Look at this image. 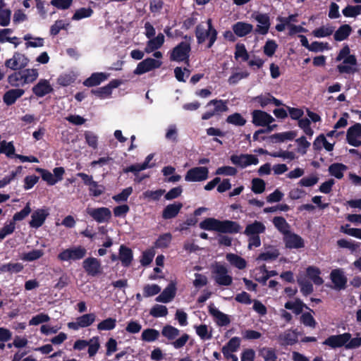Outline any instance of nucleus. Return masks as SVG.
Segmentation results:
<instances>
[{
    "instance_id": "nucleus-1",
    "label": "nucleus",
    "mask_w": 361,
    "mask_h": 361,
    "mask_svg": "<svg viewBox=\"0 0 361 361\" xmlns=\"http://www.w3.org/2000/svg\"><path fill=\"white\" fill-rule=\"evenodd\" d=\"M350 49L348 45H345L340 50L337 56L336 61L343 60V63L337 66L336 68L339 73L353 74L357 71L354 66L357 65V59L355 55L350 54Z\"/></svg>"
},
{
    "instance_id": "nucleus-2",
    "label": "nucleus",
    "mask_w": 361,
    "mask_h": 361,
    "mask_svg": "<svg viewBox=\"0 0 361 361\" xmlns=\"http://www.w3.org/2000/svg\"><path fill=\"white\" fill-rule=\"evenodd\" d=\"M207 30H205L204 27L199 24L196 26L195 28V36L197 38V42L199 44H202L205 42L207 38H209V43L207 44V48H211L217 39L218 32L216 30L212 25V20L211 18H209L207 20Z\"/></svg>"
},
{
    "instance_id": "nucleus-3",
    "label": "nucleus",
    "mask_w": 361,
    "mask_h": 361,
    "mask_svg": "<svg viewBox=\"0 0 361 361\" xmlns=\"http://www.w3.org/2000/svg\"><path fill=\"white\" fill-rule=\"evenodd\" d=\"M86 254L87 250L83 246H73L60 252L57 259L60 262L78 261L83 259Z\"/></svg>"
},
{
    "instance_id": "nucleus-4",
    "label": "nucleus",
    "mask_w": 361,
    "mask_h": 361,
    "mask_svg": "<svg viewBox=\"0 0 361 361\" xmlns=\"http://www.w3.org/2000/svg\"><path fill=\"white\" fill-rule=\"evenodd\" d=\"M228 269L219 262H216L212 267V273L214 280L219 286H228L232 284L233 278L228 274Z\"/></svg>"
},
{
    "instance_id": "nucleus-5",
    "label": "nucleus",
    "mask_w": 361,
    "mask_h": 361,
    "mask_svg": "<svg viewBox=\"0 0 361 361\" xmlns=\"http://www.w3.org/2000/svg\"><path fill=\"white\" fill-rule=\"evenodd\" d=\"M190 44L187 42H180L171 50L169 59L171 61L180 63V61L188 59V57H190Z\"/></svg>"
},
{
    "instance_id": "nucleus-6",
    "label": "nucleus",
    "mask_w": 361,
    "mask_h": 361,
    "mask_svg": "<svg viewBox=\"0 0 361 361\" xmlns=\"http://www.w3.org/2000/svg\"><path fill=\"white\" fill-rule=\"evenodd\" d=\"M87 213L97 223L109 222L111 219V212L108 207L87 208Z\"/></svg>"
},
{
    "instance_id": "nucleus-7",
    "label": "nucleus",
    "mask_w": 361,
    "mask_h": 361,
    "mask_svg": "<svg viewBox=\"0 0 361 361\" xmlns=\"http://www.w3.org/2000/svg\"><path fill=\"white\" fill-rule=\"evenodd\" d=\"M29 61V59L25 54L16 51L12 58L6 60L5 66L13 71L20 70L27 66Z\"/></svg>"
},
{
    "instance_id": "nucleus-8",
    "label": "nucleus",
    "mask_w": 361,
    "mask_h": 361,
    "mask_svg": "<svg viewBox=\"0 0 361 361\" xmlns=\"http://www.w3.org/2000/svg\"><path fill=\"white\" fill-rule=\"evenodd\" d=\"M209 170L204 166H197L189 169L185 176V180L188 182H200L208 178Z\"/></svg>"
},
{
    "instance_id": "nucleus-9",
    "label": "nucleus",
    "mask_w": 361,
    "mask_h": 361,
    "mask_svg": "<svg viewBox=\"0 0 361 361\" xmlns=\"http://www.w3.org/2000/svg\"><path fill=\"white\" fill-rule=\"evenodd\" d=\"M82 268L90 276H97L102 272L100 260L93 257H87L82 262Z\"/></svg>"
},
{
    "instance_id": "nucleus-10",
    "label": "nucleus",
    "mask_w": 361,
    "mask_h": 361,
    "mask_svg": "<svg viewBox=\"0 0 361 361\" xmlns=\"http://www.w3.org/2000/svg\"><path fill=\"white\" fill-rule=\"evenodd\" d=\"M347 142L353 147L361 146V124L357 123L350 126L346 133Z\"/></svg>"
},
{
    "instance_id": "nucleus-11",
    "label": "nucleus",
    "mask_w": 361,
    "mask_h": 361,
    "mask_svg": "<svg viewBox=\"0 0 361 361\" xmlns=\"http://www.w3.org/2000/svg\"><path fill=\"white\" fill-rule=\"evenodd\" d=\"M161 63L160 61L152 58H147L137 64L134 71V73L135 75L144 74L154 69L159 68L161 66Z\"/></svg>"
},
{
    "instance_id": "nucleus-12",
    "label": "nucleus",
    "mask_w": 361,
    "mask_h": 361,
    "mask_svg": "<svg viewBox=\"0 0 361 361\" xmlns=\"http://www.w3.org/2000/svg\"><path fill=\"white\" fill-rule=\"evenodd\" d=\"M251 114L252 123L255 126L265 127L275 121L269 114L262 110H254Z\"/></svg>"
},
{
    "instance_id": "nucleus-13",
    "label": "nucleus",
    "mask_w": 361,
    "mask_h": 361,
    "mask_svg": "<svg viewBox=\"0 0 361 361\" xmlns=\"http://www.w3.org/2000/svg\"><path fill=\"white\" fill-rule=\"evenodd\" d=\"M231 161L233 164L241 168H245L252 164L256 165L259 162L256 156L247 154H233L231 157Z\"/></svg>"
},
{
    "instance_id": "nucleus-14",
    "label": "nucleus",
    "mask_w": 361,
    "mask_h": 361,
    "mask_svg": "<svg viewBox=\"0 0 361 361\" xmlns=\"http://www.w3.org/2000/svg\"><path fill=\"white\" fill-rule=\"evenodd\" d=\"M351 338L350 333H344L338 335H332L329 336L324 342L323 344L331 347V348L345 347V343Z\"/></svg>"
},
{
    "instance_id": "nucleus-15",
    "label": "nucleus",
    "mask_w": 361,
    "mask_h": 361,
    "mask_svg": "<svg viewBox=\"0 0 361 361\" xmlns=\"http://www.w3.org/2000/svg\"><path fill=\"white\" fill-rule=\"evenodd\" d=\"M211 105L214 106V109L207 111L204 113L202 116V120H208L213 117L215 114L225 112L228 110L226 102L221 99H212L207 103V106H209Z\"/></svg>"
},
{
    "instance_id": "nucleus-16",
    "label": "nucleus",
    "mask_w": 361,
    "mask_h": 361,
    "mask_svg": "<svg viewBox=\"0 0 361 361\" xmlns=\"http://www.w3.org/2000/svg\"><path fill=\"white\" fill-rule=\"evenodd\" d=\"M283 242L286 247L288 249H300L305 247L303 238L299 235L290 231L283 235Z\"/></svg>"
},
{
    "instance_id": "nucleus-17",
    "label": "nucleus",
    "mask_w": 361,
    "mask_h": 361,
    "mask_svg": "<svg viewBox=\"0 0 361 361\" xmlns=\"http://www.w3.org/2000/svg\"><path fill=\"white\" fill-rule=\"evenodd\" d=\"M330 279L336 290H343L346 288L347 277L341 269H333L330 273Z\"/></svg>"
},
{
    "instance_id": "nucleus-18",
    "label": "nucleus",
    "mask_w": 361,
    "mask_h": 361,
    "mask_svg": "<svg viewBox=\"0 0 361 361\" xmlns=\"http://www.w3.org/2000/svg\"><path fill=\"white\" fill-rule=\"evenodd\" d=\"M49 215V213L46 209H36L31 215V220L29 222L30 226L34 228L41 227Z\"/></svg>"
},
{
    "instance_id": "nucleus-19",
    "label": "nucleus",
    "mask_w": 361,
    "mask_h": 361,
    "mask_svg": "<svg viewBox=\"0 0 361 361\" xmlns=\"http://www.w3.org/2000/svg\"><path fill=\"white\" fill-rule=\"evenodd\" d=\"M32 91L37 97H43L54 91L49 81L47 79H40L38 82L35 85Z\"/></svg>"
},
{
    "instance_id": "nucleus-20",
    "label": "nucleus",
    "mask_w": 361,
    "mask_h": 361,
    "mask_svg": "<svg viewBox=\"0 0 361 361\" xmlns=\"http://www.w3.org/2000/svg\"><path fill=\"white\" fill-rule=\"evenodd\" d=\"M176 283L171 281L164 290L156 298V301L168 303L171 301L176 294Z\"/></svg>"
},
{
    "instance_id": "nucleus-21",
    "label": "nucleus",
    "mask_w": 361,
    "mask_h": 361,
    "mask_svg": "<svg viewBox=\"0 0 361 361\" xmlns=\"http://www.w3.org/2000/svg\"><path fill=\"white\" fill-rule=\"evenodd\" d=\"M241 226L237 221L231 220H219L217 232L235 234L240 231Z\"/></svg>"
},
{
    "instance_id": "nucleus-22",
    "label": "nucleus",
    "mask_w": 361,
    "mask_h": 361,
    "mask_svg": "<svg viewBox=\"0 0 361 361\" xmlns=\"http://www.w3.org/2000/svg\"><path fill=\"white\" fill-rule=\"evenodd\" d=\"M255 19L260 24L255 28V32L264 35L268 33L270 27V18L267 13H257Z\"/></svg>"
},
{
    "instance_id": "nucleus-23",
    "label": "nucleus",
    "mask_w": 361,
    "mask_h": 361,
    "mask_svg": "<svg viewBox=\"0 0 361 361\" xmlns=\"http://www.w3.org/2000/svg\"><path fill=\"white\" fill-rule=\"evenodd\" d=\"M209 313L216 319V322L219 326H225L231 323V319L228 314L219 311L213 303L209 307Z\"/></svg>"
},
{
    "instance_id": "nucleus-24",
    "label": "nucleus",
    "mask_w": 361,
    "mask_h": 361,
    "mask_svg": "<svg viewBox=\"0 0 361 361\" xmlns=\"http://www.w3.org/2000/svg\"><path fill=\"white\" fill-rule=\"evenodd\" d=\"M24 94L25 90L23 89L17 88L9 90L4 93L3 102L8 106H11Z\"/></svg>"
},
{
    "instance_id": "nucleus-25",
    "label": "nucleus",
    "mask_w": 361,
    "mask_h": 361,
    "mask_svg": "<svg viewBox=\"0 0 361 361\" xmlns=\"http://www.w3.org/2000/svg\"><path fill=\"white\" fill-rule=\"evenodd\" d=\"M266 231V226L264 224L258 221H255L252 224H249L246 226L243 233L247 235H259L261 233H264Z\"/></svg>"
},
{
    "instance_id": "nucleus-26",
    "label": "nucleus",
    "mask_w": 361,
    "mask_h": 361,
    "mask_svg": "<svg viewBox=\"0 0 361 361\" xmlns=\"http://www.w3.org/2000/svg\"><path fill=\"white\" fill-rule=\"evenodd\" d=\"M183 207L181 202H174L168 204L162 211V218L164 219H171L175 218Z\"/></svg>"
},
{
    "instance_id": "nucleus-27",
    "label": "nucleus",
    "mask_w": 361,
    "mask_h": 361,
    "mask_svg": "<svg viewBox=\"0 0 361 361\" xmlns=\"http://www.w3.org/2000/svg\"><path fill=\"white\" fill-rule=\"evenodd\" d=\"M253 29L252 24L239 21L235 23L232 26V30L235 35L239 37H243L250 34Z\"/></svg>"
},
{
    "instance_id": "nucleus-28",
    "label": "nucleus",
    "mask_w": 361,
    "mask_h": 361,
    "mask_svg": "<svg viewBox=\"0 0 361 361\" xmlns=\"http://www.w3.org/2000/svg\"><path fill=\"white\" fill-rule=\"evenodd\" d=\"M119 259L123 267H129L133 259L132 250L125 245H121L119 248Z\"/></svg>"
},
{
    "instance_id": "nucleus-29",
    "label": "nucleus",
    "mask_w": 361,
    "mask_h": 361,
    "mask_svg": "<svg viewBox=\"0 0 361 361\" xmlns=\"http://www.w3.org/2000/svg\"><path fill=\"white\" fill-rule=\"evenodd\" d=\"M297 135V133L293 130L279 133L268 137V140L271 143L283 142L286 140H293Z\"/></svg>"
},
{
    "instance_id": "nucleus-30",
    "label": "nucleus",
    "mask_w": 361,
    "mask_h": 361,
    "mask_svg": "<svg viewBox=\"0 0 361 361\" xmlns=\"http://www.w3.org/2000/svg\"><path fill=\"white\" fill-rule=\"evenodd\" d=\"M284 307L287 310H293L296 315L301 314L302 312L303 308H305L310 312L314 313V311L307 307L300 298H296L294 302H286L284 305Z\"/></svg>"
},
{
    "instance_id": "nucleus-31",
    "label": "nucleus",
    "mask_w": 361,
    "mask_h": 361,
    "mask_svg": "<svg viewBox=\"0 0 361 361\" xmlns=\"http://www.w3.org/2000/svg\"><path fill=\"white\" fill-rule=\"evenodd\" d=\"M107 78L108 75L104 73H94L84 80L83 85L88 87L97 86L106 80Z\"/></svg>"
},
{
    "instance_id": "nucleus-32",
    "label": "nucleus",
    "mask_w": 361,
    "mask_h": 361,
    "mask_svg": "<svg viewBox=\"0 0 361 361\" xmlns=\"http://www.w3.org/2000/svg\"><path fill=\"white\" fill-rule=\"evenodd\" d=\"M164 43V36L162 33H159L157 37L149 39L145 49V51L147 54L151 53L159 49Z\"/></svg>"
},
{
    "instance_id": "nucleus-33",
    "label": "nucleus",
    "mask_w": 361,
    "mask_h": 361,
    "mask_svg": "<svg viewBox=\"0 0 361 361\" xmlns=\"http://www.w3.org/2000/svg\"><path fill=\"white\" fill-rule=\"evenodd\" d=\"M307 276L317 286L324 283V279L320 276L321 270L314 266H309L306 269Z\"/></svg>"
},
{
    "instance_id": "nucleus-34",
    "label": "nucleus",
    "mask_w": 361,
    "mask_h": 361,
    "mask_svg": "<svg viewBox=\"0 0 361 361\" xmlns=\"http://www.w3.org/2000/svg\"><path fill=\"white\" fill-rule=\"evenodd\" d=\"M268 247L271 250L260 253L256 259L257 261L271 262L276 260L279 257L280 252L278 249L271 245H269Z\"/></svg>"
},
{
    "instance_id": "nucleus-35",
    "label": "nucleus",
    "mask_w": 361,
    "mask_h": 361,
    "mask_svg": "<svg viewBox=\"0 0 361 361\" xmlns=\"http://www.w3.org/2000/svg\"><path fill=\"white\" fill-rule=\"evenodd\" d=\"M352 27L348 24L341 25L334 35V38L337 42L343 41L350 36L352 32Z\"/></svg>"
},
{
    "instance_id": "nucleus-36",
    "label": "nucleus",
    "mask_w": 361,
    "mask_h": 361,
    "mask_svg": "<svg viewBox=\"0 0 361 361\" xmlns=\"http://www.w3.org/2000/svg\"><path fill=\"white\" fill-rule=\"evenodd\" d=\"M226 258L231 265L239 269H243L246 267L247 262L245 259L236 254L228 253Z\"/></svg>"
},
{
    "instance_id": "nucleus-37",
    "label": "nucleus",
    "mask_w": 361,
    "mask_h": 361,
    "mask_svg": "<svg viewBox=\"0 0 361 361\" xmlns=\"http://www.w3.org/2000/svg\"><path fill=\"white\" fill-rule=\"evenodd\" d=\"M348 169L347 166L342 163H334L329 167V173L338 179L343 177V173Z\"/></svg>"
},
{
    "instance_id": "nucleus-38",
    "label": "nucleus",
    "mask_w": 361,
    "mask_h": 361,
    "mask_svg": "<svg viewBox=\"0 0 361 361\" xmlns=\"http://www.w3.org/2000/svg\"><path fill=\"white\" fill-rule=\"evenodd\" d=\"M272 222L276 228L283 235L290 231V225L283 216H275Z\"/></svg>"
},
{
    "instance_id": "nucleus-39",
    "label": "nucleus",
    "mask_w": 361,
    "mask_h": 361,
    "mask_svg": "<svg viewBox=\"0 0 361 361\" xmlns=\"http://www.w3.org/2000/svg\"><path fill=\"white\" fill-rule=\"evenodd\" d=\"M219 219L214 218H206L200 223V228L207 231H218Z\"/></svg>"
},
{
    "instance_id": "nucleus-40",
    "label": "nucleus",
    "mask_w": 361,
    "mask_h": 361,
    "mask_svg": "<svg viewBox=\"0 0 361 361\" xmlns=\"http://www.w3.org/2000/svg\"><path fill=\"white\" fill-rule=\"evenodd\" d=\"M172 240V235L170 233H166L160 235L154 242V247L166 248L169 246Z\"/></svg>"
},
{
    "instance_id": "nucleus-41",
    "label": "nucleus",
    "mask_w": 361,
    "mask_h": 361,
    "mask_svg": "<svg viewBox=\"0 0 361 361\" xmlns=\"http://www.w3.org/2000/svg\"><path fill=\"white\" fill-rule=\"evenodd\" d=\"M21 72L23 78V84L33 82L38 78V71L37 69H25Z\"/></svg>"
},
{
    "instance_id": "nucleus-42",
    "label": "nucleus",
    "mask_w": 361,
    "mask_h": 361,
    "mask_svg": "<svg viewBox=\"0 0 361 361\" xmlns=\"http://www.w3.org/2000/svg\"><path fill=\"white\" fill-rule=\"evenodd\" d=\"M180 334V330L177 328L167 324L161 330V335L168 340L173 341Z\"/></svg>"
},
{
    "instance_id": "nucleus-43",
    "label": "nucleus",
    "mask_w": 361,
    "mask_h": 361,
    "mask_svg": "<svg viewBox=\"0 0 361 361\" xmlns=\"http://www.w3.org/2000/svg\"><path fill=\"white\" fill-rule=\"evenodd\" d=\"M159 337V331L154 329H146L141 335V338L145 342H153L157 340Z\"/></svg>"
},
{
    "instance_id": "nucleus-44",
    "label": "nucleus",
    "mask_w": 361,
    "mask_h": 361,
    "mask_svg": "<svg viewBox=\"0 0 361 361\" xmlns=\"http://www.w3.org/2000/svg\"><path fill=\"white\" fill-rule=\"evenodd\" d=\"M1 154H4L8 158L15 157V147L13 142H7L6 140H3L0 146Z\"/></svg>"
},
{
    "instance_id": "nucleus-45",
    "label": "nucleus",
    "mask_w": 361,
    "mask_h": 361,
    "mask_svg": "<svg viewBox=\"0 0 361 361\" xmlns=\"http://www.w3.org/2000/svg\"><path fill=\"white\" fill-rule=\"evenodd\" d=\"M234 56L236 60L241 59L243 61H248L250 56L244 44H236Z\"/></svg>"
},
{
    "instance_id": "nucleus-46",
    "label": "nucleus",
    "mask_w": 361,
    "mask_h": 361,
    "mask_svg": "<svg viewBox=\"0 0 361 361\" xmlns=\"http://www.w3.org/2000/svg\"><path fill=\"white\" fill-rule=\"evenodd\" d=\"M226 122L235 126H243L246 123V119L240 114L234 113L226 118Z\"/></svg>"
},
{
    "instance_id": "nucleus-47",
    "label": "nucleus",
    "mask_w": 361,
    "mask_h": 361,
    "mask_svg": "<svg viewBox=\"0 0 361 361\" xmlns=\"http://www.w3.org/2000/svg\"><path fill=\"white\" fill-rule=\"evenodd\" d=\"M298 283L300 288V292L304 296H307L314 291L313 285L308 280L299 279H298Z\"/></svg>"
},
{
    "instance_id": "nucleus-48",
    "label": "nucleus",
    "mask_w": 361,
    "mask_h": 361,
    "mask_svg": "<svg viewBox=\"0 0 361 361\" xmlns=\"http://www.w3.org/2000/svg\"><path fill=\"white\" fill-rule=\"evenodd\" d=\"M43 250H32L23 255L22 259L26 262H33L39 259L44 255Z\"/></svg>"
},
{
    "instance_id": "nucleus-49",
    "label": "nucleus",
    "mask_w": 361,
    "mask_h": 361,
    "mask_svg": "<svg viewBox=\"0 0 361 361\" xmlns=\"http://www.w3.org/2000/svg\"><path fill=\"white\" fill-rule=\"evenodd\" d=\"M116 326V319L112 317H109L97 324V329L99 331H110L114 329Z\"/></svg>"
},
{
    "instance_id": "nucleus-50",
    "label": "nucleus",
    "mask_w": 361,
    "mask_h": 361,
    "mask_svg": "<svg viewBox=\"0 0 361 361\" xmlns=\"http://www.w3.org/2000/svg\"><path fill=\"white\" fill-rule=\"evenodd\" d=\"M94 11L91 8H80L75 11L72 17L73 20H80L82 18H89L93 14Z\"/></svg>"
},
{
    "instance_id": "nucleus-51",
    "label": "nucleus",
    "mask_w": 361,
    "mask_h": 361,
    "mask_svg": "<svg viewBox=\"0 0 361 361\" xmlns=\"http://www.w3.org/2000/svg\"><path fill=\"white\" fill-rule=\"evenodd\" d=\"M36 171L39 173L43 180L46 181L49 185H54L57 183L54 179L53 174L47 169L37 168Z\"/></svg>"
},
{
    "instance_id": "nucleus-52",
    "label": "nucleus",
    "mask_w": 361,
    "mask_h": 361,
    "mask_svg": "<svg viewBox=\"0 0 361 361\" xmlns=\"http://www.w3.org/2000/svg\"><path fill=\"white\" fill-rule=\"evenodd\" d=\"M149 314L155 318L166 317L168 314V309L164 305H155L151 308Z\"/></svg>"
},
{
    "instance_id": "nucleus-53",
    "label": "nucleus",
    "mask_w": 361,
    "mask_h": 361,
    "mask_svg": "<svg viewBox=\"0 0 361 361\" xmlns=\"http://www.w3.org/2000/svg\"><path fill=\"white\" fill-rule=\"evenodd\" d=\"M264 180L259 178H255L252 180V190L255 194H261L265 190Z\"/></svg>"
},
{
    "instance_id": "nucleus-54",
    "label": "nucleus",
    "mask_w": 361,
    "mask_h": 361,
    "mask_svg": "<svg viewBox=\"0 0 361 361\" xmlns=\"http://www.w3.org/2000/svg\"><path fill=\"white\" fill-rule=\"evenodd\" d=\"M31 212L30 203L27 202L25 207L20 212H16L12 219V221L16 224V221H20L25 219Z\"/></svg>"
},
{
    "instance_id": "nucleus-55",
    "label": "nucleus",
    "mask_w": 361,
    "mask_h": 361,
    "mask_svg": "<svg viewBox=\"0 0 361 361\" xmlns=\"http://www.w3.org/2000/svg\"><path fill=\"white\" fill-rule=\"evenodd\" d=\"M84 137L87 144L94 149L98 147V137L92 131H85Z\"/></svg>"
},
{
    "instance_id": "nucleus-56",
    "label": "nucleus",
    "mask_w": 361,
    "mask_h": 361,
    "mask_svg": "<svg viewBox=\"0 0 361 361\" xmlns=\"http://www.w3.org/2000/svg\"><path fill=\"white\" fill-rule=\"evenodd\" d=\"M300 322L305 326H309L314 329L317 326V322L310 312L302 313L300 317Z\"/></svg>"
},
{
    "instance_id": "nucleus-57",
    "label": "nucleus",
    "mask_w": 361,
    "mask_h": 361,
    "mask_svg": "<svg viewBox=\"0 0 361 361\" xmlns=\"http://www.w3.org/2000/svg\"><path fill=\"white\" fill-rule=\"evenodd\" d=\"M342 13L345 17H355L361 13V6H347Z\"/></svg>"
},
{
    "instance_id": "nucleus-58",
    "label": "nucleus",
    "mask_w": 361,
    "mask_h": 361,
    "mask_svg": "<svg viewBox=\"0 0 361 361\" xmlns=\"http://www.w3.org/2000/svg\"><path fill=\"white\" fill-rule=\"evenodd\" d=\"M160 291L161 288L157 284H147L143 288V295L145 298H148L158 294Z\"/></svg>"
},
{
    "instance_id": "nucleus-59",
    "label": "nucleus",
    "mask_w": 361,
    "mask_h": 361,
    "mask_svg": "<svg viewBox=\"0 0 361 361\" xmlns=\"http://www.w3.org/2000/svg\"><path fill=\"white\" fill-rule=\"evenodd\" d=\"M341 231L345 234L361 239V228H350L349 224L341 227Z\"/></svg>"
},
{
    "instance_id": "nucleus-60",
    "label": "nucleus",
    "mask_w": 361,
    "mask_h": 361,
    "mask_svg": "<svg viewBox=\"0 0 361 361\" xmlns=\"http://www.w3.org/2000/svg\"><path fill=\"white\" fill-rule=\"evenodd\" d=\"M280 341L282 344L286 345H293L297 342V337L293 333L286 331L283 334H281L279 336Z\"/></svg>"
},
{
    "instance_id": "nucleus-61",
    "label": "nucleus",
    "mask_w": 361,
    "mask_h": 361,
    "mask_svg": "<svg viewBox=\"0 0 361 361\" xmlns=\"http://www.w3.org/2000/svg\"><path fill=\"white\" fill-rule=\"evenodd\" d=\"M96 316L94 313L85 314L78 317L81 328H85L90 326L95 321Z\"/></svg>"
},
{
    "instance_id": "nucleus-62",
    "label": "nucleus",
    "mask_w": 361,
    "mask_h": 361,
    "mask_svg": "<svg viewBox=\"0 0 361 361\" xmlns=\"http://www.w3.org/2000/svg\"><path fill=\"white\" fill-rule=\"evenodd\" d=\"M277 47L278 45L274 40L269 39L266 42L264 46L263 51L265 55H267L269 57H271L274 54Z\"/></svg>"
},
{
    "instance_id": "nucleus-63",
    "label": "nucleus",
    "mask_w": 361,
    "mask_h": 361,
    "mask_svg": "<svg viewBox=\"0 0 361 361\" xmlns=\"http://www.w3.org/2000/svg\"><path fill=\"white\" fill-rule=\"evenodd\" d=\"M90 195L94 197H99L104 192V187L99 185L97 182L93 180L89 186Z\"/></svg>"
},
{
    "instance_id": "nucleus-64",
    "label": "nucleus",
    "mask_w": 361,
    "mask_h": 361,
    "mask_svg": "<svg viewBox=\"0 0 361 361\" xmlns=\"http://www.w3.org/2000/svg\"><path fill=\"white\" fill-rule=\"evenodd\" d=\"M8 83L13 87H19L20 85H24L23 84V78L21 72H15L11 74L8 78Z\"/></svg>"
}]
</instances>
